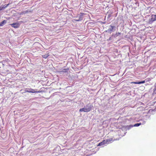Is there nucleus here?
I'll return each instance as SVG.
<instances>
[{"label": "nucleus", "mask_w": 156, "mask_h": 156, "mask_svg": "<svg viewBox=\"0 0 156 156\" xmlns=\"http://www.w3.org/2000/svg\"><path fill=\"white\" fill-rule=\"evenodd\" d=\"M49 55L48 54H47L42 55V57L44 58H48L49 56Z\"/></svg>", "instance_id": "11"}, {"label": "nucleus", "mask_w": 156, "mask_h": 156, "mask_svg": "<svg viewBox=\"0 0 156 156\" xmlns=\"http://www.w3.org/2000/svg\"><path fill=\"white\" fill-rule=\"evenodd\" d=\"M83 13H80V17H79V20H80V21H81L82 20H83Z\"/></svg>", "instance_id": "12"}, {"label": "nucleus", "mask_w": 156, "mask_h": 156, "mask_svg": "<svg viewBox=\"0 0 156 156\" xmlns=\"http://www.w3.org/2000/svg\"><path fill=\"white\" fill-rule=\"evenodd\" d=\"M156 20V15H152L151 16V18L149 19V22L150 23H151L154 21Z\"/></svg>", "instance_id": "3"}, {"label": "nucleus", "mask_w": 156, "mask_h": 156, "mask_svg": "<svg viewBox=\"0 0 156 156\" xmlns=\"http://www.w3.org/2000/svg\"><path fill=\"white\" fill-rule=\"evenodd\" d=\"M4 7H1V6L0 7V11L3 10V9H4Z\"/></svg>", "instance_id": "17"}, {"label": "nucleus", "mask_w": 156, "mask_h": 156, "mask_svg": "<svg viewBox=\"0 0 156 156\" xmlns=\"http://www.w3.org/2000/svg\"><path fill=\"white\" fill-rule=\"evenodd\" d=\"M25 91L26 92L31 93H35L39 92V91H36L34 89L31 88H26L25 89Z\"/></svg>", "instance_id": "2"}, {"label": "nucleus", "mask_w": 156, "mask_h": 156, "mask_svg": "<svg viewBox=\"0 0 156 156\" xmlns=\"http://www.w3.org/2000/svg\"><path fill=\"white\" fill-rule=\"evenodd\" d=\"M28 12V10H26V11H23V12H21L20 14L23 15V14H25L27 13Z\"/></svg>", "instance_id": "13"}, {"label": "nucleus", "mask_w": 156, "mask_h": 156, "mask_svg": "<svg viewBox=\"0 0 156 156\" xmlns=\"http://www.w3.org/2000/svg\"><path fill=\"white\" fill-rule=\"evenodd\" d=\"M121 34V33L118 32L116 33L115 34H112V36H113L114 37H115L117 36H118L119 35Z\"/></svg>", "instance_id": "8"}, {"label": "nucleus", "mask_w": 156, "mask_h": 156, "mask_svg": "<svg viewBox=\"0 0 156 156\" xmlns=\"http://www.w3.org/2000/svg\"><path fill=\"white\" fill-rule=\"evenodd\" d=\"M110 26L111 27V28L108 29V30H106L105 31L106 32L111 34L112 31L114 29H115V26L112 25H110Z\"/></svg>", "instance_id": "5"}, {"label": "nucleus", "mask_w": 156, "mask_h": 156, "mask_svg": "<svg viewBox=\"0 0 156 156\" xmlns=\"http://www.w3.org/2000/svg\"><path fill=\"white\" fill-rule=\"evenodd\" d=\"M113 140V139L112 138H109L106 140V144L109 142H112Z\"/></svg>", "instance_id": "10"}, {"label": "nucleus", "mask_w": 156, "mask_h": 156, "mask_svg": "<svg viewBox=\"0 0 156 156\" xmlns=\"http://www.w3.org/2000/svg\"><path fill=\"white\" fill-rule=\"evenodd\" d=\"M151 80V79L150 78H149L147 79H146L140 82H133L131 83H134L135 84H140L141 83H145V81L146 80V82L150 81Z\"/></svg>", "instance_id": "1"}, {"label": "nucleus", "mask_w": 156, "mask_h": 156, "mask_svg": "<svg viewBox=\"0 0 156 156\" xmlns=\"http://www.w3.org/2000/svg\"><path fill=\"white\" fill-rule=\"evenodd\" d=\"M91 109V106H90L89 107L87 108H84V112H88L90 111Z\"/></svg>", "instance_id": "6"}, {"label": "nucleus", "mask_w": 156, "mask_h": 156, "mask_svg": "<svg viewBox=\"0 0 156 156\" xmlns=\"http://www.w3.org/2000/svg\"><path fill=\"white\" fill-rule=\"evenodd\" d=\"M141 125V123H136V124H134V126H140Z\"/></svg>", "instance_id": "14"}, {"label": "nucleus", "mask_w": 156, "mask_h": 156, "mask_svg": "<svg viewBox=\"0 0 156 156\" xmlns=\"http://www.w3.org/2000/svg\"><path fill=\"white\" fill-rule=\"evenodd\" d=\"M106 144V141L105 140H103L102 142L99 143L97 145L98 146H101L104 145Z\"/></svg>", "instance_id": "7"}, {"label": "nucleus", "mask_w": 156, "mask_h": 156, "mask_svg": "<svg viewBox=\"0 0 156 156\" xmlns=\"http://www.w3.org/2000/svg\"><path fill=\"white\" fill-rule=\"evenodd\" d=\"M9 5V3L5 5L3 7H4V9L7 7Z\"/></svg>", "instance_id": "16"}, {"label": "nucleus", "mask_w": 156, "mask_h": 156, "mask_svg": "<svg viewBox=\"0 0 156 156\" xmlns=\"http://www.w3.org/2000/svg\"><path fill=\"white\" fill-rule=\"evenodd\" d=\"M6 23V21L5 20H3L0 23V26H3L4 24Z\"/></svg>", "instance_id": "9"}, {"label": "nucleus", "mask_w": 156, "mask_h": 156, "mask_svg": "<svg viewBox=\"0 0 156 156\" xmlns=\"http://www.w3.org/2000/svg\"><path fill=\"white\" fill-rule=\"evenodd\" d=\"M12 27L16 28H18L20 26L19 23H14L10 24Z\"/></svg>", "instance_id": "4"}, {"label": "nucleus", "mask_w": 156, "mask_h": 156, "mask_svg": "<svg viewBox=\"0 0 156 156\" xmlns=\"http://www.w3.org/2000/svg\"><path fill=\"white\" fill-rule=\"evenodd\" d=\"M75 20L76 21H80V20H79V19H78V20Z\"/></svg>", "instance_id": "18"}, {"label": "nucleus", "mask_w": 156, "mask_h": 156, "mask_svg": "<svg viewBox=\"0 0 156 156\" xmlns=\"http://www.w3.org/2000/svg\"><path fill=\"white\" fill-rule=\"evenodd\" d=\"M84 108H81L80 109L79 111L80 112H84Z\"/></svg>", "instance_id": "15"}]
</instances>
